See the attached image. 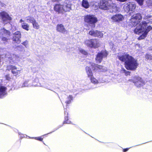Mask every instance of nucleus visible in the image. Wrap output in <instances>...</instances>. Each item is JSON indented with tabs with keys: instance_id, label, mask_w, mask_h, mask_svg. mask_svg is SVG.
<instances>
[{
	"instance_id": "1",
	"label": "nucleus",
	"mask_w": 152,
	"mask_h": 152,
	"mask_svg": "<svg viewBox=\"0 0 152 152\" xmlns=\"http://www.w3.org/2000/svg\"><path fill=\"white\" fill-rule=\"evenodd\" d=\"M119 60L124 62L125 68L127 70H135L139 65L137 59L129 54H124L123 55L118 56Z\"/></svg>"
},
{
	"instance_id": "2",
	"label": "nucleus",
	"mask_w": 152,
	"mask_h": 152,
	"mask_svg": "<svg viewBox=\"0 0 152 152\" xmlns=\"http://www.w3.org/2000/svg\"><path fill=\"white\" fill-rule=\"evenodd\" d=\"M85 22L92 28H94L95 23L98 21L97 18L92 15H85L84 18Z\"/></svg>"
},
{
	"instance_id": "3",
	"label": "nucleus",
	"mask_w": 152,
	"mask_h": 152,
	"mask_svg": "<svg viewBox=\"0 0 152 152\" xmlns=\"http://www.w3.org/2000/svg\"><path fill=\"white\" fill-rule=\"evenodd\" d=\"M84 44L88 47L94 49L98 48L100 46L99 40L96 38L86 39L84 41Z\"/></svg>"
},
{
	"instance_id": "4",
	"label": "nucleus",
	"mask_w": 152,
	"mask_h": 152,
	"mask_svg": "<svg viewBox=\"0 0 152 152\" xmlns=\"http://www.w3.org/2000/svg\"><path fill=\"white\" fill-rule=\"evenodd\" d=\"M108 53L106 50H102L98 52L96 56L95 60L97 63H100L103 60V58H106L108 55Z\"/></svg>"
},
{
	"instance_id": "5",
	"label": "nucleus",
	"mask_w": 152,
	"mask_h": 152,
	"mask_svg": "<svg viewBox=\"0 0 152 152\" xmlns=\"http://www.w3.org/2000/svg\"><path fill=\"white\" fill-rule=\"evenodd\" d=\"M85 70L88 77L89 78L91 83L94 84H97L99 81L94 77L91 69L89 66H87L85 68Z\"/></svg>"
},
{
	"instance_id": "6",
	"label": "nucleus",
	"mask_w": 152,
	"mask_h": 152,
	"mask_svg": "<svg viewBox=\"0 0 152 152\" xmlns=\"http://www.w3.org/2000/svg\"><path fill=\"white\" fill-rule=\"evenodd\" d=\"M7 70L8 71H11V73L15 76H18L20 73V70L18 69V68L15 66L8 65L7 66Z\"/></svg>"
},
{
	"instance_id": "7",
	"label": "nucleus",
	"mask_w": 152,
	"mask_h": 152,
	"mask_svg": "<svg viewBox=\"0 0 152 152\" xmlns=\"http://www.w3.org/2000/svg\"><path fill=\"white\" fill-rule=\"evenodd\" d=\"M21 33L20 31H18L13 33L12 40L14 43L19 44L21 42Z\"/></svg>"
},
{
	"instance_id": "8",
	"label": "nucleus",
	"mask_w": 152,
	"mask_h": 152,
	"mask_svg": "<svg viewBox=\"0 0 152 152\" xmlns=\"http://www.w3.org/2000/svg\"><path fill=\"white\" fill-rule=\"evenodd\" d=\"M110 3L108 0H101L99 4V7L100 9L103 10H108V7L109 6Z\"/></svg>"
},
{
	"instance_id": "9",
	"label": "nucleus",
	"mask_w": 152,
	"mask_h": 152,
	"mask_svg": "<svg viewBox=\"0 0 152 152\" xmlns=\"http://www.w3.org/2000/svg\"><path fill=\"white\" fill-rule=\"evenodd\" d=\"M0 15L2 21L4 22H9L12 20L11 17L5 11L1 12L0 13Z\"/></svg>"
},
{
	"instance_id": "10",
	"label": "nucleus",
	"mask_w": 152,
	"mask_h": 152,
	"mask_svg": "<svg viewBox=\"0 0 152 152\" xmlns=\"http://www.w3.org/2000/svg\"><path fill=\"white\" fill-rule=\"evenodd\" d=\"M133 83L137 87H140L144 85V82L142 79L139 77H135L133 80Z\"/></svg>"
},
{
	"instance_id": "11",
	"label": "nucleus",
	"mask_w": 152,
	"mask_h": 152,
	"mask_svg": "<svg viewBox=\"0 0 152 152\" xmlns=\"http://www.w3.org/2000/svg\"><path fill=\"white\" fill-rule=\"evenodd\" d=\"M64 13L69 11L71 10V2L68 1H66L62 4Z\"/></svg>"
},
{
	"instance_id": "12",
	"label": "nucleus",
	"mask_w": 152,
	"mask_h": 152,
	"mask_svg": "<svg viewBox=\"0 0 152 152\" xmlns=\"http://www.w3.org/2000/svg\"><path fill=\"white\" fill-rule=\"evenodd\" d=\"M62 4H55L53 7L54 10L58 14L64 13Z\"/></svg>"
},
{
	"instance_id": "13",
	"label": "nucleus",
	"mask_w": 152,
	"mask_h": 152,
	"mask_svg": "<svg viewBox=\"0 0 152 152\" xmlns=\"http://www.w3.org/2000/svg\"><path fill=\"white\" fill-rule=\"evenodd\" d=\"M56 30L57 32L63 34H67L68 32L64 26L62 24H58L57 25Z\"/></svg>"
},
{
	"instance_id": "14",
	"label": "nucleus",
	"mask_w": 152,
	"mask_h": 152,
	"mask_svg": "<svg viewBox=\"0 0 152 152\" xmlns=\"http://www.w3.org/2000/svg\"><path fill=\"white\" fill-rule=\"evenodd\" d=\"M93 70L95 72H102L103 71V66L102 65H98L96 64H91Z\"/></svg>"
},
{
	"instance_id": "15",
	"label": "nucleus",
	"mask_w": 152,
	"mask_h": 152,
	"mask_svg": "<svg viewBox=\"0 0 152 152\" xmlns=\"http://www.w3.org/2000/svg\"><path fill=\"white\" fill-rule=\"evenodd\" d=\"M111 18L114 22H118L122 21L124 18L121 14H118L113 15Z\"/></svg>"
},
{
	"instance_id": "16",
	"label": "nucleus",
	"mask_w": 152,
	"mask_h": 152,
	"mask_svg": "<svg viewBox=\"0 0 152 152\" xmlns=\"http://www.w3.org/2000/svg\"><path fill=\"white\" fill-rule=\"evenodd\" d=\"M7 88L0 85V98H1L7 94Z\"/></svg>"
},
{
	"instance_id": "17",
	"label": "nucleus",
	"mask_w": 152,
	"mask_h": 152,
	"mask_svg": "<svg viewBox=\"0 0 152 152\" xmlns=\"http://www.w3.org/2000/svg\"><path fill=\"white\" fill-rule=\"evenodd\" d=\"M136 7V5L135 4L133 3L129 2L127 4L126 7V8L129 12L135 10Z\"/></svg>"
},
{
	"instance_id": "18",
	"label": "nucleus",
	"mask_w": 152,
	"mask_h": 152,
	"mask_svg": "<svg viewBox=\"0 0 152 152\" xmlns=\"http://www.w3.org/2000/svg\"><path fill=\"white\" fill-rule=\"evenodd\" d=\"M117 6L115 4L111 3H110L109 6L108 7V10L111 12H115L117 10Z\"/></svg>"
},
{
	"instance_id": "19",
	"label": "nucleus",
	"mask_w": 152,
	"mask_h": 152,
	"mask_svg": "<svg viewBox=\"0 0 152 152\" xmlns=\"http://www.w3.org/2000/svg\"><path fill=\"white\" fill-rule=\"evenodd\" d=\"M140 22V21H139L136 19H134V18L131 16L129 24L130 25L135 26H136Z\"/></svg>"
},
{
	"instance_id": "20",
	"label": "nucleus",
	"mask_w": 152,
	"mask_h": 152,
	"mask_svg": "<svg viewBox=\"0 0 152 152\" xmlns=\"http://www.w3.org/2000/svg\"><path fill=\"white\" fill-rule=\"evenodd\" d=\"M68 113L67 112V111H65L64 112V121L63 124H71L72 123V122L69 120L68 118Z\"/></svg>"
},
{
	"instance_id": "21",
	"label": "nucleus",
	"mask_w": 152,
	"mask_h": 152,
	"mask_svg": "<svg viewBox=\"0 0 152 152\" xmlns=\"http://www.w3.org/2000/svg\"><path fill=\"white\" fill-rule=\"evenodd\" d=\"M142 26L139 25L136 26L134 30V33L138 34H140L143 31V29L142 28Z\"/></svg>"
},
{
	"instance_id": "22",
	"label": "nucleus",
	"mask_w": 152,
	"mask_h": 152,
	"mask_svg": "<svg viewBox=\"0 0 152 152\" xmlns=\"http://www.w3.org/2000/svg\"><path fill=\"white\" fill-rule=\"evenodd\" d=\"M81 5L82 7L86 9H87L90 7V5L88 0H82Z\"/></svg>"
},
{
	"instance_id": "23",
	"label": "nucleus",
	"mask_w": 152,
	"mask_h": 152,
	"mask_svg": "<svg viewBox=\"0 0 152 152\" xmlns=\"http://www.w3.org/2000/svg\"><path fill=\"white\" fill-rule=\"evenodd\" d=\"M143 19L146 20L148 23H152V15H145L143 17Z\"/></svg>"
},
{
	"instance_id": "24",
	"label": "nucleus",
	"mask_w": 152,
	"mask_h": 152,
	"mask_svg": "<svg viewBox=\"0 0 152 152\" xmlns=\"http://www.w3.org/2000/svg\"><path fill=\"white\" fill-rule=\"evenodd\" d=\"M132 16L134 18V19H136L140 22L142 18L141 14L139 13L134 14Z\"/></svg>"
},
{
	"instance_id": "25",
	"label": "nucleus",
	"mask_w": 152,
	"mask_h": 152,
	"mask_svg": "<svg viewBox=\"0 0 152 152\" xmlns=\"http://www.w3.org/2000/svg\"><path fill=\"white\" fill-rule=\"evenodd\" d=\"M73 100V97L72 95H69L67 98V100L65 102L66 106H68Z\"/></svg>"
},
{
	"instance_id": "26",
	"label": "nucleus",
	"mask_w": 152,
	"mask_h": 152,
	"mask_svg": "<svg viewBox=\"0 0 152 152\" xmlns=\"http://www.w3.org/2000/svg\"><path fill=\"white\" fill-rule=\"evenodd\" d=\"M21 27L27 31L29 30V25L26 23H24L22 24Z\"/></svg>"
},
{
	"instance_id": "27",
	"label": "nucleus",
	"mask_w": 152,
	"mask_h": 152,
	"mask_svg": "<svg viewBox=\"0 0 152 152\" xmlns=\"http://www.w3.org/2000/svg\"><path fill=\"white\" fill-rule=\"evenodd\" d=\"M33 28H34L38 29L40 28V26L38 23L36 21V20H35L33 23H32Z\"/></svg>"
},
{
	"instance_id": "28",
	"label": "nucleus",
	"mask_w": 152,
	"mask_h": 152,
	"mask_svg": "<svg viewBox=\"0 0 152 152\" xmlns=\"http://www.w3.org/2000/svg\"><path fill=\"white\" fill-rule=\"evenodd\" d=\"M26 20L27 22L32 23L35 20V19L33 17L31 16H28L26 17Z\"/></svg>"
},
{
	"instance_id": "29",
	"label": "nucleus",
	"mask_w": 152,
	"mask_h": 152,
	"mask_svg": "<svg viewBox=\"0 0 152 152\" xmlns=\"http://www.w3.org/2000/svg\"><path fill=\"white\" fill-rule=\"evenodd\" d=\"M95 31L96 33L95 37L102 38L103 37V34L101 31L97 30Z\"/></svg>"
},
{
	"instance_id": "30",
	"label": "nucleus",
	"mask_w": 152,
	"mask_h": 152,
	"mask_svg": "<svg viewBox=\"0 0 152 152\" xmlns=\"http://www.w3.org/2000/svg\"><path fill=\"white\" fill-rule=\"evenodd\" d=\"M121 71L124 73L125 75L126 76L130 75L131 72L127 71L124 68L121 69Z\"/></svg>"
},
{
	"instance_id": "31",
	"label": "nucleus",
	"mask_w": 152,
	"mask_h": 152,
	"mask_svg": "<svg viewBox=\"0 0 152 152\" xmlns=\"http://www.w3.org/2000/svg\"><path fill=\"white\" fill-rule=\"evenodd\" d=\"M148 22H146L145 21H143L141 23H140L139 25L140 26H142V28L144 29L145 27L147 26V25Z\"/></svg>"
},
{
	"instance_id": "32",
	"label": "nucleus",
	"mask_w": 152,
	"mask_h": 152,
	"mask_svg": "<svg viewBox=\"0 0 152 152\" xmlns=\"http://www.w3.org/2000/svg\"><path fill=\"white\" fill-rule=\"evenodd\" d=\"M152 29V27L150 26H148L146 28L144 33L147 35L148 33Z\"/></svg>"
},
{
	"instance_id": "33",
	"label": "nucleus",
	"mask_w": 152,
	"mask_h": 152,
	"mask_svg": "<svg viewBox=\"0 0 152 152\" xmlns=\"http://www.w3.org/2000/svg\"><path fill=\"white\" fill-rule=\"evenodd\" d=\"M96 30H90L89 32V35H90L91 36H92L93 37H95L96 32L95 31H96Z\"/></svg>"
},
{
	"instance_id": "34",
	"label": "nucleus",
	"mask_w": 152,
	"mask_h": 152,
	"mask_svg": "<svg viewBox=\"0 0 152 152\" xmlns=\"http://www.w3.org/2000/svg\"><path fill=\"white\" fill-rule=\"evenodd\" d=\"M145 58L147 60H152V56L149 54H146L145 56Z\"/></svg>"
},
{
	"instance_id": "35",
	"label": "nucleus",
	"mask_w": 152,
	"mask_h": 152,
	"mask_svg": "<svg viewBox=\"0 0 152 152\" xmlns=\"http://www.w3.org/2000/svg\"><path fill=\"white\" fill-rule=\"evenodd\" d=\"M147 35L145 33H143L140 35L138 38V40H141L144 39L146 37Z\"/></svg>"
},
{
	"instance_id": "36",
	"label": "nucleus",
	"mask_w": 152,
	"mask_h": 152,
	"mask_svg": "<svg viewBox=\"0 0 152 152\" xmlns=\"http://www.w3.org/2000/svg\"><path fill=\"white\" fill-rule=\"evenodd\" d=\"M4 33L5 35V36L7 37H9L10 36L11 33L9 31L4 30Z\"/></svg>"
},
{
	"instance_id": "37",
	"label": "nucleus",
	"mask_w": 152,
	"mask_h": 152,
	"mask_svg": "<svg viewBox=\"0 0 152 152\" xmlns=\"http://www.w3.org/2000/svg\"><path fill=\"white\" fill-rule=\"evenodd\" d=\"M139 5L141 6L143 5L144 0H135Z\"/></svg>"
},
{
	"instance_id": "38",
	"label": "nucleus",
	"mask_w": 152,
	"mask_h": 152,
	"mask_svg": "<svg viewBox=\"0 0 152 152\" xmlns=\"http://www.w3.org/2000/svg\"><path fill=\"white\" fill-rule=\"evenodd\" d=\"M34 138L36 140L40 141H42L43 140V138L42 137H34Z\"/></svg>"
},
{
	"instance_id": "39",
	"label": "nucleus",
	"mask_w": 152,
	"mask_h": 152,
	"mask_svg": "<svg viewBox=\"0 0 152 152\" xmlns=\"http://www.w3.org/2000/svg\"><path fill=\"white\" fill-rule=\"evenodd\" d=\"M22 44L25 46L26 47H27L28 44V41L26 40L25 41L23 42Z\"/></svg>"
},
{
	"instance_id": "40",
	"label": "nucleus",
	"mask_w": 152,
	"mask_h": 152,
	"mask_svg": "<svg viewBox=\"0 0 152 152\" xmlns=\"http://www.w3.org/2000/svg\"><path fill=\"white\" fill-rule=\"evenodd\" d=\"M5 77L6 80H10L11 79L9 74H7L5 76Z\"/></svg>"
},
{
	"instance_id": "41",
	"label": "nucleus",
	"mask_w": 152,
	"mask_h": 152,
	"mask_svg": "<svg viewBox=\"0 0 152 152\" xmlns=\"http://www.w3.org/2000/svg\"><path fill=\"white\" fill-rule=\"evenodd\" d=\"M80 52L81 53L84 54L85 55H86L88 54L87 52V51H85V50H80Z\"/></svg>"
},
{
	"instance_id": "42",
	"label": "nucleus",
	"mask_w": 152,
	"mask_h": 152,
	"mask_svg": "<svg viewBox=\"0 0 152 152\" xmlns=\"http://www.w3.org/2000/svg\"><path fill=\"white\" fill-rule=\"evenodd\" d=\"M1 40L3 41L7 42V41L8 39L5 37H3L2 38Z\"/></svg>"
},
{
	"instance_id": "43",
	"label": "nucleus",
	"mask_w": 152,
	"mask_h": 152,
	"mask_svg": "<svg viewBox=\"0 0 152 152\" xmlns=\"http://www.w3.org/2000/svg\"><path fill=\"white\" fill-rule=\"evenodd\" d=\"M129 148H124L123 149V152H126L129 150Z\"/></svg>"
},
{
	"instance_id": "44",
	"label": "nucleus",
	"mask_w": 152,
	"mask_h": 152,
	"mask_svg": "<svg viewBox=\"0 0 152 152\" xmlns=\"http://www.w3.org/2000/svg\"><path fill=\"white\" fill-rule=\"evenodd\" d=\"M53 2H57L61 1V0H51Z\"/></svg>"
},
{
	"instance_id": "45",
	"label": "nucleus",
	"mask_w": 152,
	"mask_h": 152,
	"mask_svg": "<svg viewBox=\"0 0 152 152\" xmlns=\"http://www.w3.org/2000/svg\"><path fill=\"white\" fill-rule=\"evenodd\" d=\"M23 22V20L22 19H21L20 20V22Z\"/></svg>"
}]
</instances>
